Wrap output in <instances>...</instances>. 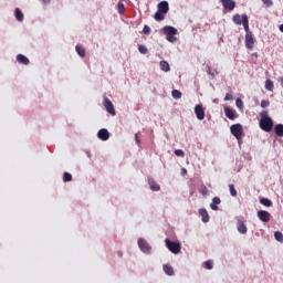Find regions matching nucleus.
Masks as SVG:
<instances>
[{
  "instance_id": "f257e3e1",
  "label": "nucleus",
  "mask_w": 283,
  "mask_h": 283,
  "mask_svg": "<svg viewBox=\"0 0 283 283\" xmlns=\"http://www.w3.org/2000/svg\"><path fill=\"white\" fill-rule=\"evenodd\" d=\"M261 119L259 122L260 128L263 132H272L273 130V119L269 116V111H263L261 114Z\"/></svg>"
},
{
  "instance_id": "f03ea898",
  "label": "nucleus",
  "mask_w": 283,
  "mask_h": 283,
  "mask_svg": "<svg viewBox=\"0 0 283 283\" xmlns=\"http://www.w3.org/2000/svg\"><path fill=\"white\" fill-rule=\"evenodd\" d=\"M165 243H166V247L167 249L171 252V253H175V255H177V253L180 251L181 249V245L179 242H174L169 239H166L165 240Z\"/></svg>"
},
{
  "instance_id": "7ed1b4c3",
  "label": "nucleus",
  "mask_w": 283,
  "mask_h": 283,
  "mask_svg": "<svg viewBox=\"0 0 283 283\" xmlns=\"http://www.w3.org/2000/svg\"><path fill=\"white\" fill-rule=\"evenodd\" d=\"M103 105L106 109V112L108 114H111V116H114L116 114V109L114 108V104L112 103V101L107 97L103 98Z\"/></svg>"
},
{
  "instance_id": "20e7f679",
  "label": "nucleus",
  "mask_w": 283,
  "mask_h": 283,
  "mask_svg": "<svg viewBox=\"0 0 283 283\" xmlns=\"http://www.w3.org/2000/svg\"><path fill=\"white\" fill-rule=\"evenodd\" d=\"M230 132L232 135L237 137V140H240L242 138V125L241 124H234L230 127Z\"/></svg>"
},
{
  "instance_id": "39448f33",
  "label": "nucleus",
  "mask_w": 283,
  "mask_h": 283,
  "mask_svg": "<svg viewBox=\"0 0 283 283\" xmlns=\"http://www.w3.org/2000/svg\"><path fill=\"white\" fill-rule=\"evenodd\" d=\"M138 247L143 253H151V245L145 239H138Z\"/></svg>"
},
{
  "instance_id": "423d86ee",
  "label": "nucleus",
  "mask_w": 283,
  "mask_h": 283,
  "mask_svg": "<svg viewBox=\"0 0 283 283\" xmlns=\"http://www.w3.org/2000/svg\"><path fill=\"white\" fill-rule=\"evenodd\" d=\"M255 45V39L253 38V33L245 34V48L248 50H253Z\"/></svg>"
},
{
  "instance_id": "0eeeda50",
  "label": "nucleus",
  "mask_w": 283,
  "mask_h": 283,
  "mask_svg": "<svg viewBox=\"0 0 283 283\" xmlns=\"http://www.w3.org/2000/svg\"><path fill=\"white\" fill-rule=\"evenodd\" d=\"M258 218L261 220V222H270L271 221V213L265 210H259L258 211Z\"/></svg>"
},
{
  "instance_id": "6e6552de",
  "label": "nucleus",
  "mask_w": 283,
  "mask_h": 283,
  "mask_svg": "<svg viewBox=\"0 0 283 283\" xmlns=\"http://www.w3.org/2000/svg\"><path fill=\"white\" fill-rule=\"evenodd\" d=\"M224 10H229L230 12L232 10H235V1L233 0H219Z\"/></svg>"
},
{
  "instance_id": "1a4fd4ad",
  "label": "nucleus",
  "mask_w": 283,
  "mask_h": 283,
  "mask_svg": "<svg viewBox=\"0 0 283 283\" xmlns=\"http://www.w3.org/2000/svg\"><path fill=\"white\" fill-rule=\"evenodd\" d=\"M195 114L198 120H205V108L202 107V104L195 106Z\"/></svg>"
},
{
  "instance_id": "9d476101",
  "label": "nucleus",
  "mask_w": 283,
  "mask_h": 283,
  "mask_svg": "<svg viewBox=\"0 0 283 283\" xmlns=\"http://www.w3.org/2000/svg\"><path fill=\"white\" fill-rule=\"evenodd\" d=\"M157 11H159L164 14H167V12H169V2H167V1L159 2Z\"/></svg>"
},
{
  "instance_id": "9b49d317",
  "label": "nucleus",
  "mask_w": 283,
  "mask_h": 283,
  "mask_svg": "<svg viewBox=\"0 0 283 283\" xmlns=\"http://www.w3.org/2000/svg\"><path fill=\"white\" fill-rule=\"evenodd\" d=\"M97 138H99V140H109V132L105 128L99 129Z\"/></svg>"
},
{
  "instance_id": "f8f14e48",
  "label": "nucleus",
  "mask_w": 283,
  "mask_h": 283,
  "mask_svg": "<svg viewBox=\"0 0 283 283\" xmlns=\"http://www.w3.org/2000/svg\"><path fill=\"white\" fill-rule=\"evenodd\" d=\"M237 229H238L239 233H242V235H244L247 233V231H249V229L247 228V224H244V221H242V220H238Z\"/></svg>"
},
{
  "instance_id": "ddd939ff",
  "label": "nucleus",
  "mask_w": 283,
  "mask_h": 283,
  "mask_svg": "<svg viewBox=\"0 0 283 283\" xmlns=\"http://www.w3.org/2000/svg\"><path fill=\"white\" fill-rule=\"evenodd\" d=\"M164 33L166 36H176V34H178V30L174 27H164Z\"/></svg>"
},
{
  "instance_id": "4468645a",
  "label": "nucleus",
  "mask_w": 283,
  "mask_h": 283,
  "mask_svg": "<svg viewBox=\"0 0 283 283\" xmlns=\"http://www.w3.org/2000/svg\"><path fill=\"white\" fill-rule=\"evenodd\" d=\"M17 61L21 65H30V60L25 55H23V54H18L17 55Z\"/></svg>"
},
{
  "instance_id": "2eb2a0df",
  "label": "nucleus",
  "mask_w": 283,
  "mask_h": 283,
  "mask_svg": "<svg viewBox=\"0 0 283 283\" xmlns=\"http://www.w3.org/2000/svg\"><path fill=\"white\" fill-rule=\"evenodd\" d=\"M224 114H226L227 118H229L230 120H235V111H233L229 107H224Z\"/></svg>"
},
{
  "instance_id": "dca6fc26",
  "label": "nucleus",
  "mask_w": 283,
  "mask_h": 283,
  "mask_svg": "<svg viewBox=\"0 0 283 283\" xmlns=\"http://www.w3.org/2000/svg\"><path fill=\"white\" fill-rule=\"evenodd\" d=\"M159 67L161 72H169L171 70V66H169V62L165 60L159 62Z\"/></svg>"
},
{
  "instance_id": "f3484780",
  "label": "nucleus",
  "mask_w": 283,
  "mask_h": 283,
  "mask_svg": "<svg viewBox=\"0 0 283 283\" xmlns=\"http://www.w3.org/2000/svg\"><path fill=\"white\" fill-rule=\"evenodd\" d=\"M222 201L220 200L219 197H214L212 199V202L210 203V209H212V211H218V205H220Z\"/></svg>"
},
{
  "instance_id": "a211bd4d",
  "label": "nucleus",
  "mask_w": 283,
  "mask_h": 283,
  "mask_svg": "<svg viewBox=\"0 0 283 283\" xmlns=\"http://www.w3.org/2000/svg\"><path fill=\"white\" fill-rule=\"evenodd\" d=\"M242 21H243V29L244 31L248 33H252L250 30H249V17L247 14H242Z\"/></svg>"
},
{
  "instance_id": "6ab92c4d",
  "label": "nucleus",
  "mask_w": 283,
  "mask_h": 283,
  "mask_svg": "<svg viewBox=\"0 0 283 283\" xmlns=\"http://www.w3.org/2000/svg\"><path fill=\"white\" fill-rule=\"evenodd\" d=\"M199 214L201 216L202 222H209V212L207 209H199Z\"/></svg>"
},
{
  "instance_id": "aec40b11",
  "label": "nucleus",
  "mask_w": 283,
  "mask_h": 283,
  "mask_svg": "<svg viewBox=\"0 0 283 283\" xmlns=\"http://www.w3.org/2000/svg\"><path fill=\"white\" fill-rule=\"evenodd\" d=\"M148 184H149L151 191H158L160 189V186L157 185L156 180H154V179H148Z\"/></svg>"
},
{
  "instance_id": "412c9836",
  "label": "nucleus",
  "mask_w": 283,
  "mask_h": 283,
  "mask_svg": "<svg viewBox=\"0 0 283 283\" xmlns=\"http://www.w3.org/2000/svg\"><path fill=\"white\" fill-rule=\"evenodd\" d=\"M232 21L237 24V25H242L243 21H242V15L240 14H234L232 18Z\"/></svg>"
},
{
  "instance_id": "4be33fe9",
  "label": "nucleus",
  "mask_w": 283,
  "mask_h": 283,
  "mask_svg": "<svg viewBox=\"0 0 283 283\" xmlns=\"http://www.w3.org/2000/svg\"><path fill=\"white\" fill-rule=\"evenodd\" d=\"M274 132H275L276 136L282 137L283 136V124H277L274 127Z\"/></svg>"
},
{
  "instance_id": "5701e85b",
  "label": "nucleus",
  "mask_w": 283,
  "mask_h": 283,
  "mask_svg": "<svg viewBox=\"0 0 283 283\" xmlns=\"http://www.w3.org/2000/svg\"><path fill=\"white\" fill-rule=\"evenodd\" d=\"M261 205L263 207H273V201H271L269 198H262L260 199Z\"/></svg>"
},
{
  "instance_id": "b1692460",
  "label": "nucleus",
  "mask_w": 283,
  "mask_h": 283,
  "mask_svg": "<svg viewBox=\"0 0 283 283\" xmlns=\"http://www.w3.org/2000/svg\"><path fill=\"white\" fill-rule=\"evenodd\" d=\"M164 272L166 275H174V268L169 264L164 265Z\"/></svg>"
},
{
  "instance_id": "393cba45",
  "label": "nucleus",
  "mask_w": 283,
  "mask_h": 283,
  "mask_svg": "<svg viewBox=\"0 0 283 283\" xmlns=\"http://www.w3.org/2000/svg\"><path fill=\"white\" fill-rule=\"evenodd\" d=\"M155 21H164L165 20V13L161 11H157L154 15Z\"/></svg>"
},
{
  "instance_id": "a878e982",
  "label": "nucleus",
  "mask_w": 283,
  "mask_h": 283,
  "mask_svg": "<svg viewBox=\"0 0 283 283\" xmlns=\"http://www.w3.org/2000/svg\"><path fill=\"white\" fill-rule=\"evenodd\" d=\"M15 19L17 21H23V12L21 11V9L15 8Z\"/></svg>"
},
{
  "instance_id": "bb28decb",
  "label": "nucleus",
  "mask_w": 283,
  "mask_h": 283,
  "mask_svg": "<svg viewBox=\"0 0 283 283\" xmlns=\"http://www.w3.org/2000/svg\"><path fill=\"white\" fill-rule=\"evenodd\" d=\"M171 96L172 98H176V101H178L179 98H182V93L178 90H172Z\"/></svg>"
},
{
  "instance_id": "cd10ccee",
  "label": "nucleus",
  "mask_w": 283,
  "mask_h": 283,
  "mask_svg": "<svg viewBox=\"0 0 283 283\" xmlns=\"http://www.w3.org/2000/svg\"><path fill=\"white\" fill-rule=\"evenodd\" d=\"M273 87H274L273 81L266 80L265 81V90H268L269 92H273Z\"/></svg>"
},
{
  "instance_id": "c85d7f7f",
  "label": "nucleus",
  "mask_w": 283,
  "mask_h": 283,
  "mask_svg": "<svg viewBox=\"0 0 283 283\" xmlns=\"http://www.w3.org/2000/svg\"><path fill=\"white\" fill-rule=\"evenodd\" d=\"M75 50H76L78 56H82V57L85 56V48H83V46H81V45H77V46L75 48Z\"/></svg>"
},
{
  "instance_id": "c756f323",
  "label": "nucleus",
  "mask_w": 283,
  "mask_h": 283,
  "mask_svg": "<svg viewBox=\"0 0 283 283\" xmlns=\"http://www.w3.org/2000/svg\"><path fill=\"white\" fill-rule=\"evenodd\" d=\"M229 189H230V195L235 198V196H238V190H235V186L233 184L229 185Z\"/></svg>"
},
{
  "instance_id": "7c9ffc66",
  "label": "nucleus",
  "mask_w": 283,
  "mask_h": 283,
  "mask_svg": "<svg viewBox=\"0 0 283 283\" xmlns=\"http://www.w3.org/2000/svg\"><path fill=\"white\" fill-rule=\"evenodd\" d=\"M63 182H72V174L64 172L63 174Z\"/></svg>"
},
{
  "instance_id": "2f4dec72",
  "label": "nucleus",
  "mask_w": 283,
  "mask_h": 283,
  "mask_svg": "<svg viewBox=\"0 0 283 283\" xmlns=\"http://www.w3.org/2000/svg\"><path fill=\"white\" fill-rule=\"evenodd\" d=\"M199 193H201V196H209V189H207V186H201L199 188Z\"/></svg>"
},
{
  "instance_id": "473e14b6",
  "label": "nucleus",
  "mask_w": 283,
  "mask_h": 283,
  "mask_svg": "<svg viewBox=\"0 0 283 283\" xmlns=\"http://www.w3.org/2000/svg\"><path fill=\"white\" fill-rule=\"evenodd\" d=\"M117 10L119 14H125V4L123 2H118Z\"/></svg>"
},
{
  "instance_id": "72a5a7b5",
  "label": "nucleus",
  "mask_w": 283,
  "mask_h": 283,
  "mask_svg": "<svg viewBox=\"0 0 283 283\" xmlns=\"http://www.w3.org/2000/svg\"><path fill=\"white\" fill-rule=\"evenodd\" d=\"M274 238H275V240H276L277 242H283V234H282V232L276 231V232L274 233Z\"/></svg>"
},
{
  "instance_id": "f704fd0d",
  "label": "nucleus",
  "mask_w": 283,
  "mask_h": 283,
  "mask_svg": "<svg viewBox=\"0 0 283 283\" xmlns=\"http://www.w3.org/2000/svg\"><path fill=\"white\" fill-rule=\"evenodd\" d=\"M175 156H178L179 158H185V151L182 149H176Z\"/></svg>"
},
{
  "instance_id": "c9c22d12",
  "label": "nucleus",
  "mask_w": 283,
  "mask_h": 283,
  "mask_svg": "<svg viewBox=\"0 0 283 283\" xmlns=\"http://www.w3.org/2000/svg\"><path fill=\"white\" fill-rule=\"evenodd\" d=\"M206 269H208V271H211V269H213V261L208 260L205 262Z\"/></svg>"
},
{
  "instance_id": "e433bc0d",
  "label": "nucleus",
  "mask_w": 283,
  "mask_h": 283,
  "mask_svg": "<svg viewBox=\"0 0 283 283\" xmlns=\"http://www.w3.org/2000/svg\"><path fill=\"white\" fill-rule=\"evenodd\" d=\"M138 51L140 52V54H147L148 50H147V46L140 44L138 46Z\"/></svg>"
},
{
  "instance_id": "4c0bfd02",
  "label": "nucleus",
  "mask_w": 283,
  "mask_h": 283,
  "mask_svg": "<svg viewBox=\"0 0 283 283\" xmlns=\"http://www.w3.org/2000/svg\"><path fill=\"white\" fill-rule=\"evenodd\" d=\"M269 105H271V102H269V99L261 101V107L263 109H265V107H269Z\"/></svg>"
},
{
  "instance_id": "58836bf2",
  "label": "nucleus",
  "mask_w": 283,
  "mask_h": 283,
  "mask_svg": "<svg viewBox=\"0 0 283 283\" xmlns=\"http://www.w3.org/2000/svg\"><path fill=\"white\" fill-rule=\"evenodd\" d=\"M143 32L144 34H151V28H149V25H144Z\"/></svg>"
},
{
  "instance_id": "ea45409f",
  "label": "nucleus",
  "mask_w": 283,
  "mask_h": 283,
  "mask_svg": "<svg viewBox=\"0 0 283 283\" xmlns=\"http://www.w3.org/2000/svg\"><path fill=\"white\" fill-rule=\"evenodd\" d=\"M166 39H167V41H169L170 43H174V42H176V40H177L176 35H166Z\"/></svg>"
},
{
  "instance_id": "a19ab883",
  "label": "nucleus",
  "mask_w": 283,
  "mask_h": 283,
  "mask_svg": "<svg viewBox=\"0 0 283 283\" xmlns=\"http://www.w3.org/2000/svg\"><path fill=\"white\" fill-rule=\"evenodd\" d=\"M262 2L264 3V6H266V8H271V6H273L272 0H262Z\"/></svg>"
},
{
  "instance_id": "79ce46f5",
  "label": "nucleus",
  "mask_w": 283,
  "mask_h": 283,
  "mask_svg": "<svg viewBox=\"0 0 283 283\" xmlns=\"http://www.w3.org/2000/svg\"><path fill=\"white\" fill-rule=\"evenodd\" d=\"M224 101H233V94L227 93L226 97H224Z\"/></svg>"
},
{
  "instance_id": "37998d69",
  "label": "nucleus",
  "mask_w": 283,
  "mask_h": 283,
  "mask_svg": "<svg viewBox=\"0 0 283 283\" xmlns=\"http://www.w3.org/2000/svg\"><path fill=\"white\" fill-rule=\"evenodd\" d=\"M235 105H237V107H239V109H241V107H242V105H243L242 99L237 98V101H235Z\"/></svg>"
},
{
  "instance_id": "c03bdc74",
  "label": "nucleus",
  "mask_w": 283,
  "mask_h": 283,
  "mask_svg": "<svg viewBox=\"0 0 283 283\" xmlns=\"http://www.w3.org/2000/svg\"><path fill=\"white\" fill-rule=\"evenodd\" d=\"M182 176H187V170L185 168L181 169Z\"/></svg>"
},
{
  "instance_id": "a18cd8bd",
  "label": "nucleus",
  "mask_w": 283,
  "mask_h": 283,
  "mask_svg": "<svg viewBox=\"0 0 283 283\" xmlns=\"http://www.w3.org/2000/svg\"><path fill=\"white\" fill-rule=\"evenodd\" d=\"M135 139H136V143H137V145H139V140H138V135H135Z\"/></svg>"
},
{
  "instance_id": "49530a36",
  "label": "nucleus",
  "mask_w": 283,
  "mask_h": 283,
  "mask_svg": "<svg viewBox=\"0 0 283 283\" xmlns=\"http://www.w3.org/2000/svg\"><path fill=\"white\" fill-rule=\"evenodd\" d=\"M280 32H283V24L279 27Z\"/></svg>"
},
{
  "instance_id": "de8ad7c7",
  "label": "nucleus",
  "mask_w": 283,
  "mask_h": 283,
  "mask_svg": "<svg viewBox=\"0 0 283 283\" xmlns=\"http://www.w3.org/2000/svg\"><path fill=\"white\" fill-rule=\"evenodd\" d=\"M43 3H50V0H42Z\"/></svg>"
},
{
  "instance_id": "09e8293b",
  "label": "nucleus",
  "mask_w": 283,
  "mask_h": 283,
  "mask_svg": "<svg viewBox=\"0 0 283 283\" xmlns=\"http://www.w3.org/2000/svg\"><path fill=\"white\" fill-rule=\"evenodd\" d=\"M119 258H123V252H118Z\"/></svg>"
},
{
  "instance_id": "8fccbe9b",
  "label": "nucleus",
  "mask_w": 283,
  "mask_h": 283,
  "mask_svg": "<svg viewBox=\"0 0 283 283\" xmlns=\"http://www.w3.org/2000/svg\"><path fill=\"white\" fill-rule=\"evenodd\" d=\"M123 1H127V0H119V2H122V3H123Z\"/></svg>"
}]
</instances>
